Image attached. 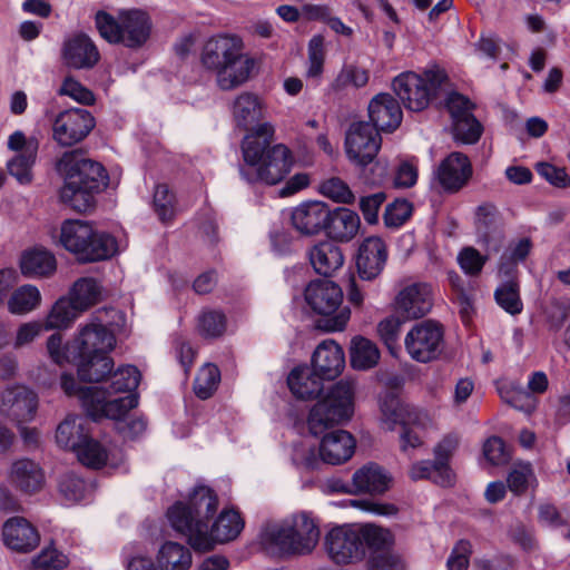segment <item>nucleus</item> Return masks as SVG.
I'll return each instance as SVG.
<instances>
[{
	"mask_svg": "<svg viewBox=\"0 0 570 570\" xmlns=\"http://www.w3.org/2000/svg\"><path fill=\"white\" fill-rule=\"evenodd\" d=\"M217 507L218 499L214 491L199 485L186 501H178L167 510V519L195 551L205 552L217 543L235 540L244 529V520L235 510H223L209 525Z\"/></svg>",
	"mask_w": 570,
	"mask_h": 570,
	"instance_id": "obj_1",
	"label": "nucleus"
},
{
	"mask_svg": "<svg viewBox=\"0 0 570 570\" xmlns=\"http://www.w3.org/2000/svg\"><path fill=\"white\" fill-rule=\"evenodd\" d=\"M275 128L271 122L259 125L247 134L242 142V151L248 168L240 167L239 174L247 183L261 180L276 185L284 179L293 166L291 150L283 144L269 147Z\"/></svg>",
	"mask_w": 570,
	"mask_h": 570,
	"instance_id": "obj_2",
	"label": "nucleus"
},
{
	"mask_svg": "<svg viewBox=\"0 0 570 570\" xmlns=\"http://www.w3.org/2000/svg\"><path fill=\"white\" fill-rule=\"evenodd\" d=\"M63 176L60 199L77 212H86L94 205V195L108 186V174L104 166L86 158L81 153L67 151L56 165Z\"/></svg>",
	"mask_w": 570,
	"mask_h": 570,
	"instance_id": "obj_3",
	"label": "nucleus"
},
{
	"mask_svg": "<svg viewBox=\"0 0 570 570\" xmlns=\"http://www.w3.org/2000/svg\"><path fill=\"white\" fill-rule=\"evenodd\" d=\"M202 62L216 73L222 90H232L246 82L254 68V60L243 52V41L228 35L213 37L206 42Z\"/></svg>",
	"mask_w": 570,
	"mask_h": 570,
	"instance_id": "obj_4",
	"label": "nucleus"
},
{
	"mask_svg": "<svg viewBox=\"0 0 570 570\" xmlns=\"http://www.w3.org/2000/svg\"><path fill=\"white\" fill-rule=\"evenodd\" d=\"M318 539V527L306 513L267 523L261 533L263 546L279 556L308 554L315 549Z\"/></svg>",
	"mask_w": 570,
	"mask_h": 570,
	"instance_id": "obj_5",
	"label": "nucleus"
},
{
	"mask_svg": "<svg viewBox=\"0 0 570 570\" xmlns=\"http://www.w3.org/2000/svg\"><path fill=\"white\" fill-rule=\"evenodd\" d=\"M95 23L106 41L131 49L144 46L151 31L149 16L139 9L121 10L117 17L100 10L95 16Z\"/></svg>",
	"mask_w": 570,
	"mask_h": 570,
	"instance_id": "obj_6",
	"label": "nucleus"
},
{
	"mask_svg": "<svg viewBox=\"0 0 570 570\" xmlns=\"http://www.w3.org/2000/svg\"><path fill=\"white\" fill-rule=\"evenodd\" d=\"M383 534L381 527L374 524L340 525L326 533L324 547L333 562L347 564L363 560L370 544L384 541Z\"/></svg>",
	"mask_w": 570,
	"mask_h": 570,
	"instance_id": "obj_7",
	"label": "nucleus"
},
{
	"mask_svg": "<svg viewBox=\"0 0 570 570\" xmlns=\"http://www.w3.org/2000/svg\"><path fill=\"white\" fill-rule=\"evenodd\" d=\"M354 382L341 380L309 411L307 426L314 436L348 421L354 411Z\"/></svg>",
	"mask_w": 570,
	"mask_h": 570,
	"instance_id": "obj_8",
	"label": "nucleus"
},
{
	"mask_svg": "<svg viewBox=\"0 0 570 570\" xmlns=\"http://www.w3.org/2000/svg\"><path fill=\"white\" fill-rule=\"evenodd\" d=\"M305 301L317 314L324 316L317 327L326 332L342 331L351 316L347 307L338 309L343 293L338 285L328 279L311 282L305 289Z\"/></svg>",
	"mask_w": 570,
	"mask_h": 570,
	"instance_id": "obj_9",
	"label": "nucleus"
},
{
	"mask_svg": "<svg viewBox=\"0 0 570 570\" xmlns=\"http://www.w3.org/2000/svg\"><path fill=\"white\" fill-rule=\"evenodd\" d=\"M446 80L443 69L432 67L423 75L405 71L393 80V90L405 108L412 111L425 109L441 85Z\"/></svg>",
	"mask_w": 570,
	"mask_h": 570,
	"instance_id": "obj_10",
	"label": "nucleus"
},
{
	"mask_svg": "<svg viewBox=\"0 0 570 570\" xmlns=\"http://www.w3.org/2000/svg\"><path fill=\"white\" fill-rule=\"evenodd\" d=\"M405 350L412 360L428 363L436 360L443 350V330L433 321L415 324L404 340Z\"/></svg>",
	"mask_w": 570,
	"mask_h": 570,
	"instance_id": "obj_11",
	"label": "nucleus"
},
{
	"mask_svg": "<svg viewBox=\"0 0 570 570\" xmlns=\"http://www.w3.org/2000/svg\"><path fill=\"white\" fill-rule=\"evenodd\" d=\"M115 345L114 333L95 315L86 324L79 325L77 334L69 341V351L79 358L83 354H109Z\"/></svg>",
	"mask_w": 570,
	"mask_h": 570,
	"instance_id": "obj_12",
	"label": "nucleus"
},
{
	"mask_svg": "<svg viewBox=\"0 0 570 570\" xmlns=\"http://www.w3.org/2000/svg\"><path fill=\"white\" fill-rule=\"evenodd\" d=\"M380 132L370 122H353L345 137V153L350 161L365 168L372 164L381 148Z\"/></svg>",
	"mask_w": 570,
	"mask_h": 570,
	"instance_id": "obj_13",
	"label": "nucleus"
},
{
	"mask_svg": "<svg viewBox=\"0 0 570 570\" xmlns=\"http://www.w3.org/2000/svg\"><path fill=\"white\" fill-rule=\"evenodd\" d=\"M9 150L16 155L7 161L8 173L20 184H30L32 180V167L36 164L39 140L35 136L27 137L21 130L12 132L7 141Z\"/></svg>",
	"mask_w": 570,
	"mask_h": 570,
	"instance_id": "obj_14",
	"label": "nucleus"
},
{
	"mask_svg": "<svg viewBox=\"0 0 570 570\" xmlns=\"http://www.w3.org/2000/svg\"><path fill=\"white\" fill-rule=\"evenodd\" d=\"M9 150L16 155L7 161L8 173L20 184H30L32 180V167L36 164L39 140L35 136L27 137L21 130L12 132L7 141Z\"/></svg>",
	"mask_w": 570,
	"mask_h": 570,
	"instance_id": "obj_15",
	"label": "nucleus"
},
{
	"mask_svg": "<svg viewBox=\"0 0 570 570\" xmlns=\"http://www.w3.org/2000/svg\"><path fill=\"white\" fill-rule=\"evenodd\" d=\"M81 404L92 420L101 417L121 422V419L138 404L135 394L107 400L105 392L96 386L81 391Z\"/></svg>",
	"mask_w": 570,
	"mask_h": 570,
	"instance_id": "obj_16",
	"label": "nucleus"
},
{
	"mask_svg": "<svg viewBox=\"0 0 570 570\" xmlns=\"http://www.w3.org/2000/svg\"><path fill=\"white\" fill-rule=\"evenodd\" d=\"M95 127L91 114L81 108L61 111L52 125V137L65 147L72 146L85 139Z\"/></svg>",
	"mask_w": 570,
	"mask_h": 570,
	"instance_id": "obj_17",
	"label": "nucleus"
},
{
	"mask_svg": "<svg viewBox=\"0 0 570 570\" xmlns=\"http://www.w3.org/2000/svg\"><path fill=\"white\" fill-rule=\"evenodd\" d=\"M37 409L38 396L26 386H10L0 393V415L18 426L32 421Z\"/></svg>",
	"mask_w": 570,
	"mask_h": 570,
	"instance_id": "obj_18",
	"label": "nucleus"
},
{
	"mask_svg": "<svg viewBox=\"0 0 570 570\" xmlns=\"http://www.w3.org/2000/svg\"><path fill=\"white\" fill-rule=\"evenodd\" d=\"M474 227L478 242L489 252H499L504 242V226L499 209L491 203L476 207Z\"/></svg>",
	"mask_w": 570,
	"mask_h": 570,
	"instance_id": "obj_19",
	"label": "nucleus"
},
{
	"mask_svg": "<svg viewBox=\"0 0 570 570\" xmlns=\"http://www.w3.org/2000/svg\"><path fill=\"white\" fill-rule=\"evenodd\" d=\"M472 165L462 153H451L434 170V180L443 191L455 194L460 191L472 177Z\"/></svg>",
	"mask_w": 570,
	"mask_h": 570,
	"instance_id": "obj_20",
	"label": "nucleus"
},
{
	"mask_svg": "<svg viewBox=\"0 0 570 570\" xmlns=\"http://www.w3.org/2000/svg\"><path fill=\"white\" fill-rule=\"evenodd\" d=\"M386 261L387 249L382 238L371 236L360 244L356 267L362 279H375L383 272Z\"/></svg>",
	"mask_w": 570,
	"mask_h": 570,
	"instance_id": "obj_21",
	"label": "nucleus"
},
{
	"mask_svg": "<svg viewBox=\"0 0 570 570\" xmlns=\"http://www.w3.org/2000/svg\"><path fill=\"white\" fill-rule=\"evenodd\" d=\"M432 288L428 283L405 286L395 298V308L406 318H420L432 308Z\"/></svg>",
	"mask_w": 570,
	"mask_h": 570,
	"instance_id": "obj_22",
	"label": "nucleus"
},
{
	"mask_svg": "<svg viewBox=\"0 0 570 570\" xmlns=\"http://www.w3.org/2000/svg\"><path fill=\"white\" fill-rule=\"evenodd\" d=\"M330 207L318 200L305 202L293 208L291 220L293 227L304 236H314L325 230Z\"/></svg>",
	"mask_w": 570,
	"mask_h": 570,
	"instance_id": "obj_23",
	"label": "nucleus"
},
{
	"mask_svg": "<svg viewBox=\"0 0 570 570\" xmlns=\"http://www.w3.org/2000/svg\"><path fill=\"white\" fill-rule=\"evenodd\" d=\"M2 539L6 547L20 553L32 551L40 541L37 529L22 517H13L4 522Z\"/></svg>",
	"mask_w": 570,
	"mask_h": 570,
	"instance_id": "obj_24",
	"label": "nucleus"
},
{
	"mask_svg": "<svg viewBox=\"0 0 570 570\" xmlns=\"http://www.w3.org/2000/svg\"><path fill=\"white\" fill-rule=\"evenodd\" d=\"M368 116L377 132H391L401 125L403 112L397 100L390 94H379L370 101Z\"/></svg>",
	"mask_w": 570,
	"mask_h": 570,
	"instance_id": "obj_25",
	"label": "nucleus"
},
{
	"mask_svg": "<svg viewBox=\"0 0 570 570\" xmlns=\"http://www.w3.org/2000/svg\"><path fill=\"white\" fill-rule=\"evenodd\" d=\"M62 57L66 65L71 68L90 69L97 65L100 55L87 35L76 33L65 41Z\"/></svg>",
	"mask_w": 570,
	"mask_h": 570,
	"instance_id": "obj_26",
	"label": "nucleus"
},
{
	"mask_svg": "<svg viewBox=\"0 0 570 570\" xmlns=\"http://www.w3.org/2000/svg\"><path fill=\"white\" fill-rule=\"evenodd\" d=\"M313 370L324 380L336 379L345 366L343 348L333 340H325L313 353Z\"/></svg>",
	"mask_w": 570,
	"mask_h": 570,
	"instance_id": "obj_27",
	"label": "nucleus"
},
{
	"mask_svg": "<svg viewBox=\"0 0 570 570\" xmlns=\"http://www.w3.org/2000/svg\"><path fill=\"white\" fill-rule=\"evenodd\" d=\"M232 114L236 126L248 134L265 121V108L262 100L252 92H242L233 102Z\"/></svg>",
	"mask_w": 570,
	"mask_h": 570,
	"instance_id": "obj_28",
	"label": "nucleus"
},
{
	"mask_svg": "<svg viewBox=\"0 0 570 570\" xmlns=\"http://www.w3.org/2000/svg\"><path fill=\"white\" fill-rule=\"evenodd\" d=\"M381 423L386 430H394L400 424L403 426L419 424L420 413L391 392L385 393L379 400Z\"/></svg>",
	"mask_w": 570,
	"mask_h": 570,
	"instance_id": "obj_29",
	"label": "nucleus"
},
{
	"mask_svg": "<svg viewBox=\"0 0 570 570\" xmlns=\"http://www.w3.org/2000/svg\"><path fill=\"white\" fill-rule=\"evenodd\" d=\"M9 479L16 489L27 494L39 492L46 482L42 468L28 458L12 462Z\"/></svg>",
	"mask_w": 570,
	"mask_h": 570,
	"instance_id": "obj_30",
	"label": "nucleus"
},
{
	"mask_svg": "<svg viewBox=\"0 0 570 570\" xmlns=\"http://www.w3.org/2000/svg\"><path fill=\"white\" fill-rule=\"evenodd\" d=\"M355 445L353 435L347 431H332L325 434L321 441V459L327 464H342L352 458Z\"/></svg>",
	"mask_w": 570,
	"mask_h": 570,
	"instance_id": "obj_31",
	"label": "nucleus"
},
{
	"mask_svg": "<svg viewBox=\"0 0 570 570\" xmlns=\"http://www.w3.org/2000/svg\"><path fill=\"white\" fill-rule=\"evenodd\" d=\"M384 533V541H374L370 544L366 552H368L367 570H405L406 564L403 558L393 551V535L392 533L381 528Z\"/></svg>",
	"mask_w": 570,
	"mask_h": 570,
	"instance_id": "obj_32",
	"label": "nucleus"
},
{
	"mask_svg": "<svg viewBox=\"0 0 570 570\" xmlns=\"http://www.w3.org/2000/svg\"><path fill=\"white\" fill-rule=\"evenodd\" d=\"M360 226L361 219L357 213L346 207H338L330 209L324 232L331 239L350 242L357 235Z\"/></svg>",
	"mask_w": 570,
	"mask_h": 570,
	"instance_id": "obj_33",
	"label": "nucleus"
},
{
	"mask_svg": "<svg viewBox=\"0 0 570 570\" xmlns=\"http://www.w3.org/2000/svg\"><path fill=\"white\" fill-rule=\"evenodd\" d=\"M391 476L376 463H367L356 470L352 478L353 492L383 494L389 490Z\"/></svg>",
	"mask_w": 570,
	"mask_h": 570,
	"instance_id": "obj_34",
	"label": "nucleus"
},
{
	"mask_svg": "<svg viewBox=\"0 0 570 570\" xmlns=\"http://www.w3.org/2000/svg\"><path fill=\"white\" fill-rule=\"evenodd\" d=\"M308 258L314 271L324 276H331L344 264V255L340 246L331 240L316 243L308 250Z\"/></svg>",
	"mask_w": 570,
	"mask_h": 570,
	"instance_id": "obj_35",
	"label": "nucleus"
},
{
	"mask_svg": "<svg viewBox=\"0 0 570 570\" xmlns=\"http://www.w3.org/2000/svg\"><path fill=\"white\" fill-rule=\"evenodd\" d=\"M91 236V224L79 219H69L61 225L59 240L68 252L75 254L82 262L87 248L86 244Z\"/></svg>",
	"mask_w": 570,
	"mask_h": 570,
	"instance_id": "obj_36",
	"label": "nucleus"
},
{
	"mask_svg": "<svg viewBox=\"0 0 570 570\" xmlns=\"http://www.w3.org/2000/svg\"><path fill=\"white\" fill-rule=\"evenodd\" d=\"M324 380L308 366H297L293 368L287 377V385L293 395L301 400L316 397L322 389Z\"/></svg>",
	"mask_w": 570,
	"mask_h": 570,
	"instance_id": "obj_37",
	"label": "nucleus"
},
{
	"mask_svg": "<svg viewBox=\"0 0 570 570\" xmlns=\"http://www.w3.org/2000/svg\"><path fill=\"white\" fill-rule=\"evenodd\" d=\"M77 374L85 382H100L111 374L114 362L108 354H83L75 358Z\"/></svg>",
	"mask_w": 570,
	"mask_h": 570,
	"instance_id": "obj_38",
	"label": "nucleus"
},
{
	"mask_svg": "<svg viewBox=\"0 0 570 570\" xmlns=\"http://www.w3.org/2000/svg\"><path fill=\"white\" fill-rule=\"evenodd\" d=\"M160 570H189L193 563L190 549L175 541H165L157 551Z\"/></svg>",
	"mask_w": 570,
	"mask_h": 570,
	"instance_id": "obj_39",
	"label": "nucleus"
},
{
	"mask_svg": "<svg viewBox=\"0 0 570 570\" xmlns=\"http://www.w3.org/2000/svg\"><path fill=\"white\" fill-rule=\"evenodd\" d=\"M88 421L80 416H68L56 431L57 443L65 449L75 451L88 436Z\"/></svg>",
	"mask_w": 570,
	"mask_h": 570,
	"instance_id": "obj_40",
	"label": "nucleus"
},
{
	"mask_svg": "<svg viewBox=\"0 0 570 570\" xmlns=\"http://www.w3.org/2000/svg\"><path fill=\"white\" fill-rule=\"evenodd\" d=\"M81 313L70 296L60 297L46 316L45 330H66L73 324Z\"/></svg>",
	"mask_w": 570,
	"mask_h": 570,
	"instance_id": "obj_41",
	"label": "nucleus"
},
{
	"mask_svg": "<svg viewBox=\"0 0 570 570\" xmlns=\"http://www.w3.org/2000/svg\"><path fill=\"white\" fill-rule=\"evenodd\" d=\"M20 267L27 276H48L56 271V258L46 249L35 248L23 254Z\"/></svg>",
	"mask_w": 570,
	"mask_h": 570,
	"instance_id": "obj_42",
	"label": "nucleus"
},
{
	"mask_svg": "<svg viewBox=\"0 0 570 570\" xmlns=\"http://www.w3.org/2000/svg\"><path fill=\"white\" fill-rule=\"evenodd\" d=\"M82 262H99L111 258L118 252L116 238L106 232L92 227V236L86 244Z\"/></svg>",
	"mask_w": 570,
	"mask_h": 570,
	"instance_id": "obj_43",
	"label": "nucleus"
},
{
	"mask_svg": "<svg viewBox=\"0 0 570 570\" xmlns=\"http://www.w3.org/2000/svg\"><path fill=\"white\" fill-rule=\"evenodd\" d=\"M69 296L81 312L97 304L101 298V285L92 277H81L69 291Z\"/></svg>",
	"mask_w": 570,
	"mask_h": 570,
	"instance_id": "obj_44",
	"label": "nucleus"
},
{
	"mask_svg": "<svg viewBox=\"0 0 570 570\" xmlns=\"http://www.w3.org/2000/svg\"><path fill=\"white\" fill-rule=\"evenodd\" d=\"M41 303V294L36 286L23 285L17 288L8 299V311L13 315H26Z\"/></svg>",
	"mask_w": 570,
	"mask_h": 570,
	"instance_id": "obj_45",
	"label": "nucleus"
},
{
	"mask_svg": "<svg viewBox=\"0 0 570 570\" xmlns=\"http://www.w3.org/2000/svg\"><path fill=\"white\" fill-rule=\"evenodd\" d=\"M380 358L377 346L370 340L357 336L351 344V364L356 370H367L376 365Z\"/></svg>",
	"mask_w": 570,
	"mask_h": 570,
	"instance_id": "obj_46",
	"label": "nucleus"
},
{
	"mask_svg": "<svg viewBox=\"0 0 570 570\" xmlns=\"http://www.w3.org/2000/svg\"><path fill=\"white\" fill-rule=\"evenodd\" d=\"M498 305L511 315H518L523 309L517 279L504 281L494 292Z\"/></svg>",
	"mask_w": 570,
	"mask_h": 570,
	"instance_id": "obj_47",
	"label": "nucleus"
},
{
	"mask_svg": "<svg viewBox=\"0 0 570 570\" xmlns=\"http://www.w3.org/2000/svg\"><path fill=\"white\" fill-rule=\"evenodd\" d=\"M220 382V371L214 364L204 365L197 373L194 382V392L202 399H209Z\"/></svg>",
	"mask_w": 570,
	"mask_h": 570,
	"instance_id": "obj_48",
	"label": "nucleus"
},
{
	"mask_svg": "<svg viewBox=\"0 0 570 570\" xmlns=\"http://www.w3.org/2000/svg\"><path fill=\"white\" fill-rule=\"evenodd\" d=\"M78 460L92 469L101 468L107 461V452L99 442L89 438L75 450Z\"/></svg>",
	"mask_w": 570,
	"mask_h": 570,
	"instance_id": "obj_49",
	"label": "nucleus"
},
{
	"mask_svg": "<svg viewBox=\"0 0 570 570\" xmlns=\"http://www.w3.org/2000/svg\"><path fill=\"white\" fill-rule=\"evenodd\" d=\"M140 379L141 374L136 366L125 365L111 374L110 389L114 393L131 392L138 386Z\"/></svg>",
	"mask_w": 570,
	"mask_h": 570,
	"instance_id": "obj_50",
	"label": "nucleus"
},
{
	"mask_svg": "<svg viewBox=\"0 0 570 570\" xmlns=\"http://www.w3.org/2000/svg\"><path fill=\"white\" fill-rule=\"evenodd\" d=\"M320 193L340 204H353L355 200V195L350 186L338 177H331L322 181Z\"/></svg>",
	"mask_w": 570,
	"mask_h": 570,
	"instance_id": "obj_51",
	"label": "nucleus"
},
{
	"mask_svg": "<svg viewBox=\"0 0 570 570\" xmlns=\"http://www.w3.org/2000/svg\"><path fill=\"white\" fill-rule=\"evenodd\" d=\"M198 331L202 336L216 338L226 331V317L219 311H205L198 317Z\"/></svg>",
	"mask_w": 570,
	"mask_h": 570,
	"instance_id": "obj_52",
	"label": "nucleus"
},
{
	"mask_svg": "<svg viewBox=\"0 0 570 570\" xmlns=\"http://www.w3.org/2000/svg\"><path fill=\"white\" fill-rule=\"evenodd\" d=\"M533 482L535 476L529 462L515 463L507 479L509 489L517 494L523 493Z\"/></svg>",
	"mask_w": 570,
	"mask_h": 570,
	"instance_id": "obj_53",
	"label": "nucleus"
},
{
	"mask_svg": "<svg viewBox=\"0 0 570 570\" xmlns=\"http://www.w3.org/2000/svg\"><path fill=\"white\" fill-rule=\"evenodd\" d=\"M452 130L456 140L474 144L482 134V126L473 115H470L452 121Z\"/></svg>",
	"mask_w": 570,
	"mask_h": 570,
	"instance_id": "obj_54",
	"label": "nucleus"
},
{
	"mask_svg": "<svg viewBox=\"0 0 570 570\" xmlns=\"http://www.w3.org/2000/svg\"><path fill=\"white\" fill-rule=\"evenodd\" d=\"M324 37L315 35L308 42V66L306 76L311 79L321 78L324 68Z\"/></svg>",
	"mask_w": 570,
	"mask_h": 570,
	"instance_id": "obj_55",
	"label": "nucleus"
},
{
	"mask_svg": "<svg viewBox=\"0 0 570 570\" xmlns=\"http://www.w3.org/2000/svg\"><path fill=\"white\" fill-rule=\"evenodd\" d=\"M122 564L126 570H160L158 562L138 551L136 544L129 543L121 550Z\"/></svg>",
	"mask_w": 570,
	"mask_h": 570,
	"instance_id": "obj_56",
	"label": "nucleus"
},
{
	"mask_svg": "<svg viewBox=\"0 0 570 570\" xmlns=\"http://www.w3.org/2000/svg\"><path fill=\"white\" fill-rule=\"evenodd\" d=\"M154 207L159 219L164 223L175 215V196L167 185H158L154 193Z\"/></svg>",
	"mask_w": 570,
	"mask_h": 570,
	"instance_id": "obj_57",
	"label": "nucleus"
},
{
	"mask_svg": "<svg viewBox=\"0 0 570 570\" xmlns=\"http://www.w3.org/2000/svg\"><path fill=\"white\" fill-rule=\"evenodd\" d=\"M412 215V204L406 199H396L384 210L383 219L386 227L397 228Z\"/></svg>",
	"mask_w": 570,
	"mask_h": 570,
	"instance_id": "obj_58",
	"label": "nucleus"
},
{
	"mask_svg": "<svg viewBox=\"0 0 570 570\" xmlns=\"http://www.w3.org/2000/svg\"><path fill=\"white\" fill-rule=\"evenodd\" d=\"M292 460L295 465L305 470L320 469L324 463L321 459V448L318 450L313 445L299 444L293 450Z\"/></svg>",
	"mask_w": 570,
	"mask_h": 570,
	"instance_id": "obj_59",
	"label": "nucleus"
},
{
	"mask_svg": "<svg viewBox=\"0 0 570 570\" xmlns=\"http://www.w3.org/2000/svg\"><path fill=\"white\" fill-rule=\"evenodd\" d=\"M46 348L49 357L58 365L72 363L76 358L69 351V342L63 345V337L58 332L47 338Z\"/></svg>",
	"mask_w": 570,
	"mask_h": 570,
	"instance_id": "obj_60",
	"label": "nucleus"
},
{
	"mask_svg": "<svg viewBox=\"0 0 570 570\" xmlns=\"http://www.w3.org/2000/svg\"><path fill=\"white\" fill-rule=\"evenodd\" d=\"M59 491L69 502H78L85 497L86 483L73 473H66L59 481Z\"/></svg>",
	"mask_w": 570,
	"mask_h": 570,
	"instance_id": "obj_61",
	"label": "nucleus"
},
{
	"mask_svg": "<svg viewBox=\"0 0 570 570\" xmlns=\"http://www.w3.org/2000/svg\"><path fill=\"white\" fill-rule=\"evenodd\" d=\"M46 331L45 324L38 321L22 323L16 332L12 346L20 350L30 345L40 334Z\"/></svg>",
	"mask_w": 570,
	"mask_h": 570,
	"instance_id": "obj_62",
	"label": "nucleus"
},
{
	"mask_svg": "<svg viewBox=\"0 0 570 570\" xmlns=\"http://www.w3.org/2000/svg\"><path fill=\"white\" fill-rule=\"evenodd\" d=\"M458 261L466 274L474 276L482 271L488 261V255H481L473 247H465L459 253Z\"/></svg>",
	"mask_w": 570,
	"mask_h": 570,
	"instance_id": "obj_63",
	"label": "nucleus"
},
{
	"mask_svg": "<svg viewBox=\"0 0 570 570\" xmlns=\"http://www.w3.org/2000/svg\"><path fill=\"white\" fill-rule=\"evenodd\" d=\"M33 564L42 570H61L68 564V559L57 549L47 548L33 559Z\"/></svg>",
	"mask_w": 570,
	"mask_h": 570,
	"instance_id": "obj_64",
	"label": "nucleus"
}]
</instances>
